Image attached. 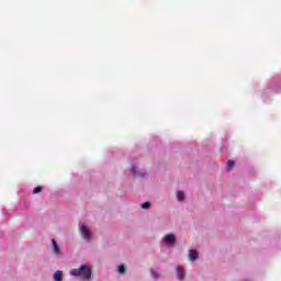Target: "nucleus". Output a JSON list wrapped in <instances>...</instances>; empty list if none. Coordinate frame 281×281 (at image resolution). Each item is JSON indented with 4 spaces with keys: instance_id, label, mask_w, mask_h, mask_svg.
Returning <instances> with one entry per match:
<instances>
[{
    "instance_id": "1",
    "label": "nucleus",
    "mask_w": 281,
    "mask_h": 281,
    "mask_svg": "<svg viewBox=\"0 0 281 281\" xmlns=\"http://www.w3.org/2000/svg\"><path fill=\"white\" fill-rule=\"evenodd\" d=\"M70 276H75V278H82L83 280H91V267L81 265L79 269L70 270Z\"/></svg>"
},
{
    "instance_id": "2",
    "label": "nucleus",
    "mask_w": 281,
    "mask_h": 281,
    "mask_svg": "<svg viewBox=\"0 0 281 281\" xmlns=\"http://www.w3.org/2000/svg\"><path fill=\"white\" fill-rule=\"evenodd\" d=\"M79 232L83 240H86V243H91V238H93V235L91 234V229H89L87 225L81 224L79 226Z\"/></svg>"
},
{
    "instance_id": "3",
    "label": "nucleus",
    "mask_w": 281,
    "mask_h": 281,
    "mask_svg": "<svg viewBox=\"0 0 281 281\" xmlns=\"http://www.w3.org/2000/svg\"><path fill=\"white\" fill-rule=\"evenodd\" d=\"M164 243L167 247H175V245H177V235L172 233L165 235Z\"/></svg>"
},
{
    "instance_id": "4",
    "label": "nucleus",
    "mask_w": 281,
    "mask_h": 281,
    "mask_svg": "<svg viewBox=\"0 0 281 281\" xmlns=\"http://www.w3.org/2000/svg\"><path fill=\"white\" fill-rule=\"evenodd\" d=\"M131 172L134 175V177H140V179H144V177H146V171L139 170V168H137V164H132Z\"/></svg>"
},
{
    "instance_id": "5",
    "label": "nucleus",
    "mask_w": 281,
    "mask_h": 281,
    "mask_svg": "<svg viewBox=\"0 0 281 281\" xmlns=\"http://www.w3.org/2000/svg\"><path fill=\"white\" fill-rule=\"evenodd\" d=\"M176 276H177L178 280H180V281L186 280V270L183 269V267L178 266L176 268Z\"/></svg>"
},
{
    "instance_id": "6",
    "label": "nucleus",
    "mask_w": 281,
    "mask_h": 281,
    "mask_svg": "<svg viewBox=\"0 0 281 281\" xmlns=\"http://www.w3.org/2000/svg\"><path fill=\"white\" fill-rule=\"evenodd\" d=\"M52 246L55 256H60L63 254V251H60V246H58V241H56V239H52Z\"/></svg>"
},
{
    "instance_id": "7",
    "label": "nucleus",
    "mask_w": 281,
    "mask_h": 281,
    "mask_svg": "<svg viewBox=\"0 0 281 281\" xmlns=\"http://www.w3.org/2000/svg\"><path fill=\"white\" fill-rule=\"evenodd\" d=\"M189 260H191V262L199 260V251L196 249L189 250Z\"/></svg>"
},
{
    "instance_id": "8",
    "label": "nucleus",
    "mask_w": 281,
    "mask_h": 281,
    "mask_svg": "<svg viewBox=\"0 0 281 281\" xmlns=\"http://www.w3.org/2000/svg\"><path fill=\"white\" fill-rule=\"evenodd\" d=\"M53 280H54V281H63V271H61V270H57V271L53 274Z\"/></svg>"
},
{
    "instance_id": "9",
    "label": "nucleus",
    "mask_w": 281,
    "mask_h": 281,
    "mask_svg": "<svg viewBox=\"0 0 281 281\" xmlns=\"http://www.w3.org/2000/svg\"><path fill=\"white\" fill-rule=\"evenodd\" d=\"M177 200L182 203V201H186V193L183 191H177Z\"/></svg>"
},
{
    "instance_id": "10",
    "label": "nucleus",
    "mask_w": 281,
    "mask_h": 281,
    "mask_svg": "<svg viewBox=\"0 0 281 281\" xmlns=\"http://www.w3.org/2000/svg\"><path fill=\"white\" fill-rule=\"evenodd\" d=\"M117 273H120L121 276L126 273V267H124V265H120L117 267Z\"/></svg>"
},
{
    "instance_id": "11",
    "label": "nucleus",
    "mask_w": 281,
    "mask_h": 281,
    "mask_svg": "<svg viewBox=\"0 0 281 281\" xmlns=\"http://www.w3.org/2000/svg\"><path fill=\"white\" fill-rule=\"evenodd\" d=\"M234 166H236V161L234 160H228L227 161V170H232V168H234Z\"/></svg>"
},
{
    "instance_id": "12",
    "label": "nucleus",
    "mask_w": 281,
    "mask_h": 281,
    "mask_svg": "<svg viewBox=\"0 0 281 281\" xmlns=\"http://www.w3.org/2000/svg\"><path fill=\"white\" fill-rule=\"evenodd\" d=\"M150 276L154 278V280H159V273L153 269H150Z\"/></svg>"
},
{
    "instance_id": "13",
    "label": "nucleus",
    "mask_w": 281,
    "mask_h": 281,
    "mask_svg": "<svg viewBox=\"0 0 281 281\" xmlns=\"http://www.w3.org/2000/svg\"><path fill=\"white\" fill-rule=\"evenodd\" d=\"M40 192H43V187L38 186L33 189V194H40Z\"/></svg>"
},
{
    "instance_id": "14",
    "label": "nucleus",
    "mask_w": 281,
    "mask_h": 281,
    "mask_svg": "<svg viewBox=\"0 0 281 281\" xmlns=\"http://www.w3.org/2000/svg\"><path fill=\"white\" fill-rule=\"evenodd\" d=\"M142 210H150V202H144L140 204Z\"/></svg>"
},
{
    "instance_id": "15",
    "label": "nucleus",
    "mask_w": 281,
    "mask_h": 281,
    "mask_svg": "<svg viewBox=\"0 0 281 281\" xmlns=\"http://www.w3.org/2000/svg\"><path fill=\"white\" fill-rule=\"evenodd\" d=\"M271 89L274 91V93H281V86L279 88L271 86Z\"/></svg>"
},
{
    "instance_id": "16",
    "label": "nucleus",
    "mask_w": 281,
    "mask_h": 281,
    "mask_svg": "<svg viewBox=\"0 0 281 281\" xmlns=\"http://www.w3.org/2000/svg\"><path fill=\"white\" fill-rule=\"evenodd\" d=\"M262 98H263V100H265V93L262 94Z\"/></svg>"
}]
</instances>
